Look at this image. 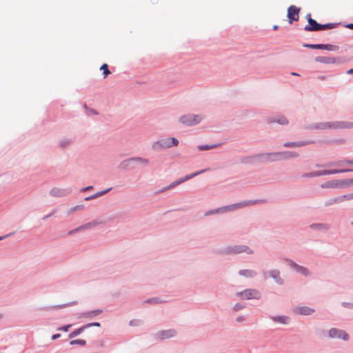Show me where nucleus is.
<instances>
[{
	"instance_id": "nucleus-42",
	"label": "nucleus",
	"mask_w": 353,
	"mask_h": 353,
	"mask_svg": "<svg viewBox=\"0 0 353 353\" xmlns=\"http://www.w3.org/2000/svg\"><path fill=\"white\" fill-rule=\"evenodd\" d=\"M314 143L313 141H296V148L305 146Z\"/></svg>"
},
{
	"instance_id": "nucleus-22",
	"label": "nucleus",
	"mask_w": 353,
	"mask_h": 353,
	"mask_svg": "<svg viewBox=\"0 0 353 353\" xmlns=\"http://www.w3.org/2000/svg\"><path fill=\"white\" fill-rule=\"evenodd\" d=\"M304 129L306 130H329L328 126V121L327 122H319V123H314L312 124H310L309 125H307L304 127Z\"/></svg>"
},
{
	"instance_id": "nucleus-61",
	"label": "nucleus",
	"mask_w": 353,
	"mask_h": 353,
	"mask_svg": "<svg viewBox=\"0 0 353 353\" xmlns=\"http://www.w3.org/2000/svg\"><path fill=\"white\" fill-rule=\"evenodd\" d=\"M305 18H306L308 23H309L310 20H313L314 19L312 18V15H311L310 13L307 14Z\"/></svg>"
},
{
	"instance_id": "nucleus-54",
	"label": "nucleus",
	"mask_w": 353,
	"mask_h": 353,
	"mask_svg": "<svg viewBox=\"0 0 353 353\" xmlns=\"http://www.w3.org/2000/svg\"><path fill=\"white\" fill-rule=\"evenodd\" d=\"M328 77H329V76L319 75L316 77V79L319 80H321V81H325V80H327L328 79Z\"/></svg>"
},
{
	"instance_id": "nucleus-40",
	"label": "nucleus",
	"mask_w": 353,
	"mask_h": 353,
	"mask_svg": "<svg viewBox=\"0 0 353 353\" xmlns=\"http://www.w3.org/2000/svg\"><path fill=\"white\" fill-rule=\"evenodd\" d=\"M70 345H79L81 346H85L86 345V341L83 339H74L70 341Z\"/></svg>"
},
{
	"instance_id": "nucleus-23",
	"label": "nucleus",
	"mask_w": 353,
	"mask_h": 353,
	"mask_svg": "<svg viewBox=\"0 0 353 353\" xmlns=\"http://www.w3.org/2000/svg\"><path fill=\"white\" fill-rule=\"evenodd\" d=\"M340 58L330 57H323L319 56L315 58V61L319 63H323L326 64H334L339 63Z\"/></svg>"
},
{
	"instance_id": "nucleus-36",
	"label": "nucleus",
	"mask_w": 353,
	"mask_h": 353,
	"mask_svg": "<svg viewBox=\"0 0 353 353\" xmlns=\"http://www.w3.org/2000/svg\"><path fill=\"white\" fill-rule=\"evenodd\" d=\"M339 25V23H327L325 24H321L320 31L331 30L336 28Z\"/></svg>"
},
{
	"instance_id": "nucleus-17",
	"label": "nucleus",
	"mask_w": 353,
	"mask_h": 353,
	"mask_svg": "<svg viewBox=\"0 0 353 353\" xmlns=\"http://www.w3.org/2000/svg\"><path fill=\"white\" fill-rule=\"evenodd\" d=\"M299 157V153L295 151L276 152L277 161H285L290 159H296Z\"/></svg>"
},
{
	"instance_id": "nucleus-47",
	"label": "nucleus",
	"mask_w": 353,
	"mask_h": 353,
	"mask_svg": "<svg viewBox=\"0 0 353 353\" xmlns=\"http://www.w3.org/2000/svg\"><path fill=\"white\" fill-rule=\"evenodd\" d=\"M283 146L285 148H296V141L285 142Z\"/></svg>"
},
{
	"instance_id": "nucleus-60",
	"label": "nucleus",
	"mask_w": 353,
	"mask_h": 353,
	"mask_svg": "<svg viewBox=\"0 0 353 353\" xmlns=\"http://www.w3.org/2000/svg\"><path fill=\"white\" fill-rule=\"evenodd\" d=\"M344 27L347 28H349V29H351V30H353V23H347V24L344 25Z\"/></svg>"
},
{
	"instance_id": "nucleus-35",
	"label": "nucleus",
	"mask_w": 353,
	"mask_h": 353,
	"mask_svg": "<svg viewBox=\"0 0 353 353\" xmlns=\"http://www.w3.org/2000/svg\"><path fill=\"white\" fill-rule=\"evenodd\" d=\"M353 172V168L327 170L328 174H335L345 173V172Z\"/></svg>"
},
{
	"instance_id": "nucleus-43",
	"label": "nucleus",
	"mask_w": 353,
	"mask_h": 353,
	"mask_svg": "<svg viewBox=\"0 0 353 353\" xmlns=\"http://www.w3.org/2000/svg\"><path fill=\"white\" fill-rule=\"evenodd\" d=\"M142 323V321L140 319H132L129 322V325L130 326H139Z\"/></svg>"
},
{
	"instance_id": "nucleus-21",
	"label": "nucleus",
	"mask_w": 353,
	"mask_h": 353,
	"mask_svg": "<svg viewBox=\"0 0 353 353\" xmlns=\"http://www.w3.org/2000/svg\"><path fill=\"white\" fill-rule=\"evenodd\" d=\"M310 228L319 232H326L331 228V225L327 223H315L310 225Z\"/></svg>"
},
{
	"instance_id": "nucleus-31",
	"label": "nucleus",
	"mask_w": 353,
	"mask_h": 353,
	"mask_svg": "<svg viewBox=\"0 0 353 353\" xmlns=\"http://www.w3.org/2000/svg\"><path fill=\"white\" fill-rule=\"evenodd\" d=\"M112 189V188H109L108 189H105L104 190H102V191H99L92 195H90V196H88L87 197H85L84 199L85 201H90V200H92V199H97L99 196H101L105 194H107L108 192H109Z\"/></svg>"
},
{
	"instance_id": "nucleus-45",
	"label": "nucleus",
	"mask_w": 353,
	"mask_h": 353,
	"mask_svg": "<svg viewBox=\"0 0 353 353\" xmlns=\"http://www.w3.org/2000/svg\"><path fill=\"white\" fill-rule=\"evenodd\" d=\"M72 326V324H68L57 328L58 331L68 332L70 328Z\"/></svg>"
},
{
	"instance_id": "nucleus-32",
	"label": "nucleus",
	"mask_w": 353,
	"mask_h": 353,
	"mask_svg": "<svg viewBox=\"0 0 353 353\" xmlns=\"http://www.w3.org/2000/svg\"><path fill=\"white\" fill-rule=\"evenodd\" d=\"M74 141L72 139H63L59 141L58 145L62 149L68 148L73 143Z\"/></svg>"
},
{
	"instance_id": "nucleus-24",
	"label": "nucleus",
	"mask_w": 353,
	"mask_h": 353,
	"mask_svg": "<svg viewBox=\"0 0 353 353\" xmlns=\"http://www.w3.org/2000/svg\"><path fill=\"white\" fill-rule=\"evenodd\" d=\"M315 312L314 309L307 306H301L296 307L294 310V312L304 316H309Z\"/></svg>"
},
{
	"instance_id": "nucleus-57",
	"label": "nucleus",
	"mask_w": 353,
	"mask_h": 353,
	"mask_svg": "<svg viewBox=\"0 0 353 353\" xmlns=\"http://www.w3.org/2000/svg\"><path fill=\"white\" fill-rule=\"evenodd\" d=\"M93 189V186L92 185H90V186H87L85 188H83L81 189V192H87V191H89L90 190Z\"/></svg>"
},
{
	"instance_id": "nucleus-15",
	"label": "nucleus",
	"mask_w": 353,
	"mask_h": 353,
	"mask_svg": "<svg viewBox=\"0 0 353 353\" xmlns=\"http://www.w3.org/2000/svg\"><path fill=\"white\" fill-rule=\"evenodd\" d=\"M300 8L292 5L288 8L287 17L290 24H292L294 21H299Z\"/></svg>"
},
{
	"instance_id": "nucleus-52",
	"label": "nucleus",
	"mask_w": 353,
	"mask_h": 353,
	"mask_svg": "<svg viewBox=\"0 0 353 353\" xmlns=\"http://www.w3.org/2000/svg\"><path fill=\"white\" fill-rule=\"evenodd\" d=\"M84 208V205H76L74 207H73L72 208H71V212H74L76 210H81Z\"/></svg>"
},
{
	"instance_id": "nucleus-20",
	"label": "nucleus",
	"mask_w": 353,
	"mask_h": 353,
	"mask_svg": "<svg viewBox=\"0 0 353 353\" xmlns=\"http://www.w3.org/2000/svg\"><path fill=\"white\" fill-rule=\"evenodd\" d=\"M267 121L268 123H277L282 125H288L289 123L288 119L283 115L271 117L268 119Z\"/></svg>"
},
{
	"instance_id": "nucleus-19",
	"label": "nucleus",
	"mask_w": 353,
	"mask_h": 353,
	"mask_svg": "<svg viewBox=\"0 0 353 353\" xmlns=\"http://www.w3.org/2000/svg\"><path fill=\"white\" fill-rule=\"evenodd\" d=\"M176 334L177 332L174 329L161 330L156 334V338L159 340H164L174 337Z\"/></svg>"
},
{
	"instance_id": "nucleus-30",
	"label": "nucleus",
	"mask_w": 353,
	"mask_h": 353,
	"mask_svg": "<svg viewBox=\"0 0 353 353\" xmlns=\"http://www.w3.org/2000/svg\"><path fill=\"white\" fill-rule=\"evenodd\" d=\"M240 162L243 164H254L257 163V159L256 154L244 156L241 157Z\"/></svg>"
},
{
	"instance_id": "nucleus-41",
	"label": "nucleus",
	"mask_w": 353,
	"mask_h": 353,
	"mask_svg": "<svg viewBox=\"0 0 353 353\" xmlns=\"http://www.w3.org/2000/svg\"><path fill=\"white\" fill-rule=\"evenodd\" d=\"M339 198L341 199L340 200L341 203H342L345 200H347V201L352 200L353 199V193H350L347 194L339 196Z\"/></svg>"
},
{
	"instance_id": "nucleus-5",
	"label": "nucleus",
	"mask_w": 353,
	"mask_h": 353,
	"mask_svg": "<svg viewBox=\"0 0 353 353\" xmlns=\"http://www.w3.org/2000/svg\"><path fill=\"white\" fill-rule=\"evenodd\" d=\"M203 119L201 114H186L179 118V122L186 126H192L199 124Z\"/></svg>"
},
{
	"instance_id": "nucleus-7",
	"label": "nucleus",
	"mask_w": 353,
	"mask_h": 353,
	"mask_svg": "<svg viewBox=\"0 0 353 353\" xmlns=\"http://www.w3.org/2000/svg\"><path fill=\"white\" fill-rule=\"evenodd\" d=\"M285 261L288 266L295 272L300 274L304 276H310L311 275V272L308 270V268L300 265L293 260L286 258L285 259Z\"/></svg>"
},
{
	"instance_id": "nucleus-44",
	"label": "nucleus",
	"mask_w": 353,
	"mask_h": 353,
	"mask_svg": "<svg viewBox=\"0 0 353 353\" xmlns=\"http://www.w3.org/2000/svg\"><path fill=\"white\" fill-rule=\"evenodd\" d=\"M245 307V305L240 303H237L233 306V310L238 312V311H240V310L244 309Z\"/></svg>"
},
{
	"instance_id": "nucleus-55",
	"label": "nucleus",
	"mask_w": 353,
	"mask_h": 353,
	"mask_svg": "<svg viewBox=\"0 0 353 353\" xmlns=\"http://www.w3.org/2000/svg\"><path fill=\"white\" fill-rule=\"evenodd\" d=\"M170 189V188H169V185H168V186L164 187L162 189L159 190L158 192H157V194L165 192V191H167Z\"/></svg>"
},
{
	"instance_id": "nucleus-13",
	"label": "nucleus",
	"mask_w": 353,
	"mask_h": 353,
	"mask_svg": "<svg viewBox=\"0 0 353 353\" xmlns=\"http://www.w3.org/2000/svg\"><path fill=\"white\" fill-rule=\"evenodd\" d=\"M303 47L310 48V49H318V50H326L328 51H336L339 49L338 46L332 45V44H310V43H304L303 45Z\"/></svg>"
},
{
	"instance_id": "nucleus-4",
	"label": "nucleus",
	"mask_w": 353,
	"mask_h": 353,
	"mask_svg": "<svg viewBox=\"0 0 353 353\" xmlns=\"http://www.w3.org/2000/svg\"><path fill=\"white\" fill-rule=\"evenodd\" d=\"M179 140L176 138H163L154 141L152 145V149L159 151L162 149L171 148L179 145Z\"/></svg>"
},
{
	"instance_id": "nucleus-2",
	"label": "nucleus",
	"mask_w": 353,
	"mask_h": 353,
	"mask_svg": "<svg viewBox=\"0 0 353 353\" xmlns=\"http://www.w3.org/2000/svg\"><path fill=\"white\" fill-rule=\"evenodd\" d=\"M150 161L148 159L141 157H134L123 160L119 165V168L123 170H134L137 169V165L148 166Z\"/></svg>"
},
{
	"instance_id": "nucleus-46",
	"label": "nucleus",
	"mask_w": 353,
	"mask_h": 353,
	"mask_svg": "<svg viewBox=\"0 0 353 353\" xmlns=\"http://www.w3.org/2000/svg\"><path fill=\"white\" fill-rule=\"evenodd\" d=\"M324 175H328L327 170L315 171V177Z\"/></svg>"
},
{
	"instance_id": "nucleus-33",
	"label": "nucleus",
	"mask_w": 353,
	"mask_h": 353,
	"mask_svg": "<svg viewBox=\"0 0 353 353\" xmlns=\"http://www.w3.org/2000/svg\"><path fill=\"white\" fill-rule=\"evenodd\" d=\"M87 329V327L85 326V324L82 325L81 327L76 329L73 332H70L68 335L69 339H74L76 336H79L81 333H83L85 330Z\"/></svg>"
},
{
	"instance_id": "nucleus-48",
	"label": "nucleus",
	"mask_w": 353,
	"mask_h": 353,
	"mask_svg": "<svg viewBox=\"0 0 353 353\" xmlns=\"http://www.w3.org/2000/svg\"><path fill=\"white\" fill-rule=\"evenodd\" d=\"M85 114L88 115V116H90L91 114H93V115H98L99 114V112L94 110V109H92V108H89L88 111L85 112Z\"/></svg>"
},
{
	"instance_id": "nucleus-34",
	"label": "nucleus",
	"mask_w": 353,
	"mask_h": 353,
	"mask_svg": "<svg viewBox=\"0 0 353 353\" xmlns=\"http://www.w3.org/2000/svg\"><path fill=\"white\" fill-rule=\"evenodd\" d=\"M221 145H222L221 143H214V144H210V145H208H208H199L197 147V149L199 150H200V151L208 150H211V149H214V148H219Z\"/></svg>"
},
{
	"instance_id": "nucleus-3",
	"label": "nucleus",
	"mask_w": 353,
	"mask_h": 353,
	"mask_svg": "<svg viewBox=\"0 0 353 353\" xmlns=\"http://www.w3.org/2000/svg\"><path fill=\"white\" fill-rule=\"evenodd\" d=\"M222 253L225 255H236L242 253L252 254L254 251L249 246L240 244L228 246L223 250Z\"/></svg>"
},
{
	"instance_id": "nucleus-38",
	"label": "nucleus",
	"mask_w": 353,
	"mask_h": 353,
	"mask_svg": "<svg viewBox=\"0 0 353 353\" xmlns=\"http://www.w3.org/2000/svg\"><path fill=\"white\" fill-rule=\"evenodd\" d=\"M340 200L341 199H340L339 196L329 199L325 201L324 205L325 207H328V206L332 205L336 203H341Z\"/></svg>"
},
{
	"instance_id": "nucleus-14",
	"label": "nucleus",
	"mask_w": 353,
	"mask_h": 353,
	"mask_svg": "<svg viewBox=\"0 0 353 353\" xmlns=\"http://www.w3.org/2000/svg\"><path fill=\"white\" fill-rule=\"evenodd\" d=\"M102 222L99 220H94L92 221H90L89 223H87L85 224H83L82 225H80L79 227H77L70 231L68 232V235L74 234L78 232H81L85 230H90L93 228L97 226L98 225L101 224Z\"/></svg>"
},
{
	"instance_id": "nucleus-58",
	"label": "nucleus",
	"mask_w": 353,
	"mask_h": 353,
	"mask_svg": "<svg viewBox=\"0 0 353 353\" xmlns=\"http://www.w3.org/2000/svg\"><path fill=\"white\" fill-rule=\"evenodd\" d=\"M61 337V334H55L52 336V340H56Z\"/></svg>"
},
{
	"instance_id": "nucleus-10",
	"label": "nucleus",
	"mask_w": 353,
	"mask_h": 353,
	"mask_svg": "<svg viewBox=\"0 0 353 353\" xmlns=\"http://www.w3.org/2000/svg\"><path fill=\"white\" fill-rule=\"evenodd\" d=\"M322 188H343L347 186V179H336L327 181L321 184Z\"/></svg>"
},
{
	"instance_id": "nucleus-53",
	"label": "nucleus",
	"mask_w": 353,
	"mask_h": 353,
	"mask_svg": "<svg viewBox=\"0 0 353 353\" xmlns=\"http://www.w3.org/2000/svg\"><path fill=\"white\" fill-rule=\"evenodd\" d=\"M246 320V317L245 316H239L236 319V321L238 322V323H241L244 321Z\"/></svg>"
},
{
	"instance_id": "nucleus-1",
	"label": "nucleus",
	"mask_w": 353,
	"mask_h": 353,
	"mask_svg": "<svg viewBox=\"0 0 353 353\" xmlns=\"http://www.w3.org/2000/svg\"><path fill=\"white\" fill-rule=\"evenodd\" d=\"M267 202V200L265 199H254V200H248L243 201L239 203L231 204L229 205L223 206L221 208H219L216 209H213L208 210L205 212V216H210L213 214H216L218 213H223L227 211L233 210L237 208H241L246 206L254 205L259 203H265Z\"/></svg>"
},
{
	"instance_id": "nucleus-49",
	"label": "nucleus",
	"mask_w": 353,
	"mask_h": 353,
	"mask_svg": "<svg viewBox=\"0 0 353 353\" xmlns=\"http://www.w3.org/2000/svg\"><path fill=\"white\" fill-rule=\"evenodd\" d=\"M85 326L87 327V329L89 327H94H94H100L101 323L99 322H92V323H86Z\"/></svg>"
},
{
	"instance_id": "nucleus-9",
	"label": "nucleus",
	"mask_w": 353,
	"mask_h": 353,
	"mask_svg": "<svg viewBox=\"0 0 353 353\" xmlns=\"http://www.w3.org/2000/svg\"><path fill=\"white\" fill-rule=\"evenodd\" d=\"M263 275L264 276V279H267V274L271 277L274 282L279 285H283L284 284V279L281 276V272L278 269H272L269 271H263Z\"/></svg>"
},
{
	"instance_id": "nucleus-62",
	"label": "nucleus",
	"mask_w": 353,
	"mask_h": 353,
	"mask_svg": "<svg viewBox=\"0 0 353 353\" xmlns=\"http://www.w3.org/2000/svg\"><path fill=\"white\" fill-rule=\"evenodd\" d=\"M54 212H55V210H54V211H53V212H52L51 213H50V214H48L46 215V216L43 218V219H48V218L50 217L51 216H52V215L54 214Z\"/></svg>"
},
{
	"instance_id": "nucleus-27",
	"label": "nucleus",
	"mask_w": 353,
	"mask_h": 353,
	"mask_svg": "<svg viewBox=\"0 0 353 353\" xmlns=\"http://www.w3.org/2000/svg\"><path fill=\"white\" fill-rule=\"evenodd\" d=\"M103 312L101 309L94 310L92 311H88L81 313L79 315L80 318L92 319L94 316H97Z\"/></svg>"
},
{
	"instance_id": "nucleus-16",
	"label": "nucleus",
	"mask_w": 353,
	"mask_h": 353,
	"mask_svg": "<svg viewBox=\"0 0 353 353\" xmlns=\"http://www.w3.org/2000/svg\"><path fill=\"white\" fill-rule=\"evenodd\" d=\"M206 170H207V169L201 170L200 171H198V172H193V173H192L190 174H188V175L185 176L184 177L180 178V179L176 180V181H173L172 183H171L169 185V188L170 189L174 188L176 186L180 185L181 183H183V182H185L186 181H188V180L194 178V176H198L200 174H202V173L205 172Z\"/></svg>"
},
{
	"instance_id": "nucleus-25",
	"label": "nucleus",
	"mask_w": 353,
	"mask_h": 353,
	"mask_svg": "<svg viewBox=\"0 0 353 353\" xmlns=\"http://www.w3.org/2000/svg\"><path fill=\"white\" fill-rule=\"evenodd\" d=\"M321 23H318L315 19L310 20L303 28L307 32H316L320 31Z\"/></svg>"
},
{
	"instance_id": "nucleus-59",
	"label": "nucleus",
	"mask_w": 353,
	"mask_h": 353,
	"mask_svg": "<svg viewBox=\"0 0 353 353\" xmlns=\"http://www.w3.org/2000/svg\"><path fill=\"white\" fill-rule=\"evenodd\" d=\"M347 179V186H353V178L352 179Z\"/></svg>"
},
{
	"instance_id": "nucleus-26",
	"label": "nucleus",
	"mask_w": 353,
	"mask_h": 353,
	"mask_svg": "<svg viewBox=\"0 0 353 353\" xmlns=\"http://www.w3.org/2000/svg\"><path fill=\"white\" fill-rule=\"evenodd\" d=\"M270 319L276 323H281V324H284V325L289 324L290 322V320H291L290 317H289L288 316H285V315L272 316H270Z\"/></svg>"
},
{
	"instance_id": "nucleus-18",
	"label": "nucleus",
	"mask_w": 353,
	"mask_h": 353,
	"mask_svg": "<svg viewBox=\"0 0 353 353\" xmlns=\"http://www.w3.org/2000/svg\"><path fill=\"white\" fill-rule=\"evenodd\" d=\"M72 192L71 188H53L50 191V195L54 197H63L68 195Z\"/></svg>"
},
{
	"instance_id": "nucleus-12",
	"label": "nucleus",
	"mask_w": 353,
	"mask_h": 353,
	"mask_svg": "<svg viewBox=\"0 0 353 353\" xmlns=\"http://www.w3.org/2000/svg\"><path fill=\"white\" fill-rule=\"evenodd\" d=\"M328 336L330 338L343 339L345 341L350 339V335L345 331L334 327L329 330Z\"/></svg>"
},
{
	"instance_id": "nucleus-64",
	"label": "nucleus",
	"mask_w": 353,
	"mask_h": 353,
	"mask_svg": "<svg viewBox=\"0 0 353 353\" xmlns=\"http://www.w3.org/2000/svg\"><path fill=\"white\" fill-rule=\"evenodd\" d=\"M347 74H353V68H351L347 71Z\"/></svg>"
},
{
	"instance_id": "nucleus-39",
	"label": "nucleus",
	"mask_w": 353,
	"mask_h": 353,
	"mask_svg": "<svg viewBox=\"0 0 353 353\" xmlns=\"http://www.w3.org/2000/svg\"><path fill=\"white\" fill-rule=\"evenodd\" d=\"M100 70L103 71V78H106L108 75L110 74V71L108 68V65L106 63L102 64V65L100 68Z\"/></svg>"
},
{
	"instance_id": "nucleus-6",
	"label": "nucleus",
	"mask_w": 353,
	"mask_h": 353,
	"mask_svg": "<svg viewBox=\"0 0 353 353\" xmlns=\"http://www.w3.org/2000/svg\"><path fill=\"white\" fill-rule=\"evenodd\" d=\"M236 295L243 300H259L262 297L261 292L253 288H248L241 292H238Z\"/></svg>"
},
{
	"instance_id": "nucleus-8",
	"label": "nucleus",
	"mask_w": 353,
	"mask_h": 353,
	"mask_svg": "<svg viewBox=\"0 0 353 353\" xmlns=\"http://www.w3.org/2000/svg\"><path fill=\"white\" fill-rule=\"evenodd\" d=\"M257 163H270L277 161L276 152L256 154Z\"/></svg>"
},
{
	"instance_id": "nucleus-37",
	"label": "nucleus",
	"mask_w": 353,
	"mask_h": 353,
	"mask_svg": "<svg viewBox=\"0 0 353 353\" xmlns=\"http://www.w3.org/2000/svg\"><path fill=\"white\" fill-rule=\"evenodd\" d=\"M165 302V301L161 299L159 297H152L145 301V303L152 305L161 304Z\"/></svg>"
},
{
	"instance_id": "nucleus-29",
	"label": "nucleus",
	"mask_w": 353,
	"mask_h": 353,
	"mask_svg": "<svg viewBox=\"0 0 353 353\" xmlns=\"http://www.w3.org/2000/svg\"><path fill=\"white\" fill-rule=\"evenodd\" d=\"M239 275L246 277V278H254L257 275V272L254 270H240L238 272Z\"/></svg>"
},
{
	"instance_id": "nucleus-28",
	"label": "nucleus",
	"mask_w": 353,
	"mask_h": 353,
	"mask_svg": "<svg viewBox=\"0 0 353 353\" xmlns=\"http://www.w3.org/2000/svg\"><path fill=\"white\" fill-rule=\"evenodd\" d=\"M345 164L353 165V159H345L343 160L332 161L326 164V166H343Z\"/></svg>"
},
{
	"instance_id": "nucleus-56",
	"label": "nucleus",
	"mask_w": 353,
	"mask_h": 353,
	"mask_svg": "<svg viewBox=\"0 0 353 353\" xmlns=\"http://www.w3.org/2000/svg\"><path fill=\"white\" fill-rule=\"evenodd\" d=\"M13 234H14V232H11V233L7 234H6V235L1 236H0V241L3 240V239H6V238H8V237H9V236H12Z\"/></svg>"
},
{
	"instance_id": "nucleus-51",
	"label": "nucleus",
	"mask_w": 353,
	"mask_h": 353,
	"mask_svg": "<svg viewBox=\"0 0 353 353\" xmlns=\"http://www.w3.org/2000/svg\"><path fill=\"white\" fill-rule=\"evenodd\" d=\"M302 177H315V171L314 172L305 173V174H303L302 175Z\"/></svg>"
},
{
	"instance_id": "nucleus-63",
	"label": "nucleus",
	"mask_w": 353,
	"mask_h": 353,
	"mask_svg": "<svg viewBox=\"0 0 353 353\" xmlns=\"http://www.w3.org/2000/svg\"><path fill=\"white\" fill-rule=\"evenodd\" d=\"M77 301H74V302H72V303H70L65 304V305H63V306H64V307H67V306H70V305H75V304H77Z\"/></svg>"
},
{
	"instance_id": "nucleus-11",
	"label": "nucleus",
	"mask_w": 353,
	"mask_h": 353,
	"mask_svg": "<svg viewBox=\"0 0 353 353\" xmlns=\"http://www.w3.org/2000/svg\"><path fill=\"white\" fill-rule=\"evenodd\" d=\"M329 130L352 129L353 122L344 121H328Z\"/></svg>"
},
{
	"instance_id": "nucleus-50",
	"label": "nucleus",
	"mask_w": 353,
	"mask_h": 353,
	"mask_svg": "<svg viewBox=\"0 0 353 353\" xmlns=\"http://www.w3.org/2000/svg\"><path fill=\"white\" fill-rule=\"evenodd\" d=\"M341 305L346 308L353 309V303L342 302Z\"/></svg>"
}]
</instances>
